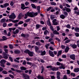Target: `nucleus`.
I'll return each mask as SVG.
<instances>
[{
  "mask_svg": "<svg viewBox=\"0 0 79 79\" xmlns=\"http://www.w3.org/2000/svg\"><path fill=\"white\" fill-rule=\"evenodd\" d=\"M41 74H42L44 73V72L45 71V68L43 66L41 67Z\"/></svg>",
  "mask_w": 79,
  "mask_h": 79,
  "instance_id": "obj_14",
  "label": "nucleus"
},
{
  "mask_svg": "<svg viewBox=\"0 0 79 79\" xmlns=\"http://www.w3.org/2000/svg\"><path fill=\"white\" fill-rule=\"evenodd\" d=\"M76 37H79V34L78 33H76L75 34Z\"/></svg>",
  "mask_w": 79,
  "mask_h": 79,
  "instance_id": "obj_54",
  "label": "nucleus"
},
{
  "mask_svg": "<svg viewBox=\"0 0 79 79\" xmlns=\"http://www.w3.org/2000/svg\"><path fill=\"white\" fill-rule=\"evenodd\" d=\"M74 71L75 73H78L79 71V68L75 69H74Z\"/></svg>",
  "mask_w": 79,
  "mask_h": 79,
  "instance_id": "obj_27",
  "label": "nucleus"
},
{
  "mask_svg": "<svg viewBox=\"0 0 79 79\" xmlns=\"http://www.w3.org/2000/svg\"><path fill=\"white\" fill-rule=\"evenodd\" d=\"M61 73H60V72L59 71H58L56 73V75L57 76H60Z\"/></svg>",
  "mask_w": 79,
  "mask_h": 79,
  "instance_id": "obj_51",
  "label": "nucleus"
},
{
  "mask_svg": "<svg viewBox=\"0 0 79 79\" xmlns=\"http://www.w3.org/2000/svg\"><path fill=\"white\" fill-rule=\"evenodd\" d=\"M70 58L73 60H75L76 58L75 57V55L74 54H72L70 55Z\"/></svg>",
  "mask_w": 79,
  "mask_h": 79,
  "instance_id": "obj_7",
  "label": "nucleus"
},
{
  "mask_svg": "<svg viewBox=\"0 0 79 79\" xmlns=\"http://www.w3.org/2000/svg\"><path fill=\"white\" fill-rule=\"evenodd\" d=\"M64 8L66 9V11L67 12H70L71 11V9L69 8H68L66 7H64Z\"/></svg>",
  "mask_w": 79,
  "mask_h": 79,
  "instance_id": "obj_17",
  "label": "nucleus"
},
{
  "mask_svg": "<svg viewBox=\"0 0 79 79\" xmlns=\"http://www.w3.org/2000/svg\"><path fill=\"white\" fill-rule=\"evenodd\" d=\"M10 4L11 6H13V5H14V2L13 1H11L10 2Z\"/></svg>",
  "mask_w": 79,
  "mask_h": 79,
  "instance_id": "obj_48",
  "label": "nucleus"
},
{
  "mask_svg": "<svg viewBox=\"0 0 79 79\" xmlns=\"http://www.w3.org/2000/svg\"><path fill=\"white\" fill-rule=\"evenodd\" d=\"M62 56L63 58H66V55H62Z\"/></svg>",
  "mask_w": 79,
  "mask_h": 79,
  "instance_id": "obj_61",
  "label": "nucleus"
},
{
  "mask_svg": "<svg viewBox=\"0 0 79 79\" xmlns=\"http://www.w3.org/2000/svg\"><path fill=\"white\" fill-rule=\"evenodd\" d=\"M21 9L23 10H24V7H25V5L24 4H21Z\"/></svg>",
  "mask_w": 79,
  "mask_h": 79,
  "instance_id": "obj_25",
  "label": "nucleus"
},
{
  "mask_svg": "<svg viewBox=\"0 0 79 79\" xmlns=\"http://www.w3.org/2000/svg\"><path fill=\"white\" fill-rule=\"evenodd\" d=\"M9 18L10 19H15L16 15L15 14V13H12L10 15H9Z\"/></svg>",
  "mask_w": 79,
  "mask_h": 79,
  "instance_id": "obj_5",
  "label": "nucleus"
},
{
  "mask_svg": "<svg viewBox=\"0 0 79 79\" xmlns=\"http://www.w3.org/2000/svg\"><path fill=\"white\" fill-rule=\"evenodd\" d=\"M22 15H23V14H22V13H20L19 14V15L18 17L19 19H20L21 18H22Z\"/></svg>",
  "mask_w": 79,
  "mask_h": 79,
  "instance_id": "obj_19",
  "label": "nucleus"
},
{
  "mask_svg": "<svg viewBox=\"0 0 79 79\" xmlns=\"http://www.w3.org/2000/svg\"><path fill=\"white\" fill-rule=\"evenodd\" d=\"M67 74H70V70H67Z\"/></svg>",
  "mask_w": 79,
  "mask_h": 79,
  "instance_id": "obj_58",
  "label": "nucleus"
},
{
  "mask_svg": "<svg viewBox=\"0 0 79 79\" xmlns=\"http://www.w3.org/2000/svg\"><path fill=\"white\" fill-rule=\"evenodd\" d=\"M24 53H27L30 56H33L34 52L30 51V50L29 49H26L24 51Z\"/></svg>",
  "mask_w": 79,
  "mask_h": 79,
  "instance_id": "obj_3",
  "label": "nucleus"
},
{
  "mask_svg": "<svg viewBox=\"0 0 79 79\" xmlns=\"http://www.w3.org/2000/svg\"><path fill=\"white\" fill-rule=\"evenodd\" d=\"M71 76H73V77H75L76 76L75 74L74 73H71Z\"/></svg>",
  "mask_w": 79,
  "mask_h": 79,
  "instance_id": "obj_53",
  "label": "nucleus"
},
{
  "mask_svg": "<svg viewBox=\"0 0 79 79\" xmlns=\"http://www.w3.org/2000/svg\"><path fill=\"white\" fill-rule=\"evenodd\" d=\"M52 7H49L47 9V11H50V10L52 9Z\"/></svg>",
  "mask_w": 79,
  "mask_h": 79,
  "instance_id": "obj_47",
  "label": "nucleus"
},
{
  "mask_svg": "<svg viewBox=\"0 0 79 79\" xmlns=\"http://www.w3.org/2000/svg\"><path fill=\"white\" fill-rule=\"evenodd\" d=\"M23 23H24V22L23 21H20L18 23V24L20 25L23 24Z\"/></svg>",
  "mask_w": 79,
  "mask_h": 79,
  "instance_id": "obj_38",
  "label": "nucleus"
},
{
  "mask_svg": "<svg viewBox=\"0 0 79 79\" xmlns=\"http://www.w3.org/2000/svg\"><path fill=\"white\" fill-rule=\"evenodd\" d=\"M30 21H31V19H28L25 20V23H29Z\"/></svg>",
  "mask_w": 79,
  "mask_h": 79,
  "instance_id": "obj_33",
  "label": "nucleus"
},
{
  "mask_svg": "<svg viewBox=\"0 0 79 79\" xmlns=\"http://www.w3.org/2000/svg\"><path fill=\"white\" fill-rule=\"evenodd\" d=\"M9 47L10 49H12L13 48V45L12 44H9Z\"/></svg>",
  "mask_w": 79,
  "mask_h": 79,
  "instance_id": "obj_50",
  "label": "nucleus"
},
{
  "mask_svg": "<svg viewBox=\"0 0 79 79\" xmlns=\"http://www.w3.org/2000/svg\"><path fill=\"white\" fill-rule=\"evenodd\" d=\"M2 41H4V40H6V37L5 36H3L2 37Z\"/></svg>",
  "mask_w": 79,
  "mask_h": 79,
  "instance_id": "obj_40",
  "label": "nucleus"
},
{
  "mask_svg": "<svg viewBox=\"0 0 79 79\" xmlns=\"http://www.w3.org/2000/svg\"><path fill=\"white\" fill-rule=\"evenodd\" d=\"M66 27L68 28L69 29H71V25L69 24H68L66 26Z\"/></svg>",
  "mask_w": 79,
  "mask_h": 79,
  "instance_id": "obj_41",
  "label": "nucleus"
},
{
  "mask_svg": "<svg viewBox=\"0 0 79 79\" xmlns=\"http://www.w3.org/2000/svg\"><path fill=\"white\" fill-rule=\"evenodd\" d=\"M60 17L61 19H64L66 18V16H65V15H64L63 14H62L60 15Z\"/></svg>",
  "mask_w": 79,
  "mask_h": 79,
  "instance_id": "obj_13",
  "label": "nucleus"
},
{
  "mask_svg": "<svg viewBox=\"0 0 79 79\" xmlns=\"http://www.w3.org/2000/svg\"><path fill=\"white\" fill-rule=\"evenodd\" d=\"M36 9L38 11V13H40V6H37V7L36 8Z\"/></svg>",
  "mask_w": 79,
  "mask_h": 79,
  "instance_id": "obj_16",
  "label": "nucleus"
},
{
  "mask_svg": "<svg viewBox=\"0 0 79 79\" xmlns=\"http://www.w3.org/2000/svg\"><path fill=\"white\" fill-rule=\"evenodd\" d=\"M38 15V13L35 12L34 13V12H30L28 11L25 14V16L24 17V19H27V17H31V18H33V17H35L36 16Z\"/></svg>",
  "mask_w": 79,
  "mask_h": 79,
  "instance_id": "obj_1",
  "label": "nucleus"
},
{
  "mask_svg": "<svg viewBox=\"0 0 79 79\" xmlns=\"http://www.w3.org/2000/svg\"><path fill=\"white\" fill-rule=\"evenodd\" d=\"M36 41V40H33L32 41V43L33 44H35V42Z\"/></svg>",
  "mask_w": 79,
  "mask_h": 79,
  "instance_id": "obj_59",
  "label": "nucleus"
},
{
  "mask_svg": "<svg viewBox=\"0 0 79 79\" xmlns=\"http://www.w3.org/2000/svg\"><path fill=\"white\" fill-rule=\"evenodd\" d=\"M64 15L65 16H68V12L66 11H64Z\"/></svg>",
  "mask_w": 79,
  "mask_h": 79,
  "instance_id": "obj_57",
  "label": "nucleus"
},
{
  "mask_svg": "<svg viewBox=\"0 0 79 79\" xmlns=\"http://www.w3.org/2000/svg\"><path fill=\"white\" fill-rule=\"evenodd\" d=\"M6 62V61L5 59H2L1 60L0 63L1 64H5V63Z\"/></svg>",
  "mask_w": 79,
  "mask_h": 79,
  "instance_id": "obj_11",
  "label": "nucleus"
},
{
  "mask_svg": "<svg viewBox=\"0 0 79 79\" xmlns=\"http://www.w3.org/2000/svg\"><path fill=\"white\" fill-rule=\"evenodd\" d=\"M6 23H4L3 24V27H6Z\"/></svg>",
  "mask_w": 79,
  "mask_h": 79,
  "instance_id": "obj_43",
  "label": "nucleus"
},
{
  "mask_svg": "<svg viewBox=\"0 0 79 79\" xmlns=\"http://www.w3.org/2000/svg\"><path fill=\"white\" fill-rule=\"evenodd\" d=\"M21 37H26L27 36V37H28L29 36V35L28 34H25L23 33L21 34Z\"/></svg>",
  "mask_w": 79,
  "mask_h": 79,
  "instance_id": "obj_12",
  "label": "nucleus"
},
{
  "mask_svg": "<svg viewBox=\"0 0 79 79\" xmlns=\"http://www.w3.org/2000/svg\"><path fill=\"white\" fill-rule=\"evenodd\" d=\"M20 52V51L19 50H15L14 51L15 53H16V54H19Z\"/></svg>",
  "mask_w": 79,
  "mask_h": 79,
  "instance_id": "obj_20",
  "label": "nucleus"
},
{
  "mask_svg": "<svg viewBox=\"0 0 79 79\" xmlns=\"http://www.w3.org/2000/svg\"><path fill=\"white\" fill-rule=\"evenodd\" d=\"M56 64L58 66H60V65H61V63L60 62H57L56 63Z\"/></svg>",
  "mask_w": 79,
  "mask_h": 79,
  "instance_id": "obj_55",
  "label": "nucleus"
},
{
  "mask_svg": "<svg viewBox=\"0 0 79 79\" xmlns=\"http://www.w3.org/2000/svg\"><path fill=\"white\" fill-rule=\"evenodd\" d=\"M53 33L54 35H59L60 33L56 30H55L53 31Z\"/></svg>",
  "mask_w": 79,
  "mask_h": 79,
  "instance_id": "obj_10",
  "label": "nucleus"
},
{
  "mask_svg": "<svg viewBox=\"0 0 79 79\" xmlns=\"http://www.w3.org/2000/svg\"><path fill=\"white\" fill-rule=\"evenodd\" d=\"M70 46H71V47L73 48V49H76L77 48V45L75 44H71L70 45Z\"/></svg>",
  "mask_w": 79,
  "mask_h": 79,
  "instance_id": "obj_8",
  "label": "nucleus"
},
{
  "mask_svg": "<svg viewBox=\"0 0 79 79\" xmlns=\"http://www.w3.org/2000/svg\"><path fill=\"white\" fill-rule=\"evenodd\" d=\"M9 77H11V78H12V79H14V76H13V75H11V74H10L9 75Z\"/></svg>",
  "mask_w": 79,
  "mask_h": 79,
  "instance_id": "obj_56",
  "label": "nucleus"
},
{
  "mask_svg": "<svg viewBox=\"0 0 79 79\" xmlns=\"http://www.w3.org/2000/svg\"><path fill=\"white\" fill-rule=\"evenodd\" d=\"M48 53L50 56H52V57H54V56H55V55H54V54H53V52L52 51L49 50L48 51Z\"/></svg>",
  "mask_w": 79,
  "mask_h": 79,
  "instance_id": "obj_6",
  "label": "nucleus"
},
{
  "mask_svg": "<svg viewBox=\"0 0 79 79\" xmlns=\"http://www.w3.org/2000/svg\"><path fill=\"white\" fill-rule=\"evenodd\" d=\"M3 6L4 8H6L7 6H9V4L8 3H5L3 4Z\"/></svg>",
  "mask_w": 79,
  "mask_h": 79,
  "instance_id": "obj_28",
  "label": "nucleus"
},
{
  "mask_svg": "<svg viewBox=\"0 0 79 79\" xmlns=\"http://www.w3.org/2000/svg\"><path fill=\"white\" fill-rule=\"evenodd\" d=\"M22 76L24 79H29V76L25 73H22Z\"/></svg>",
  "mask_w": 79,
  "mask_h": 79,
  "instance_id": "obj_4",
  "label": "nucleus"
},
{
  "mask_svg": "<svg viewBox=\"0 0 79 79\" xmlns=\"http://www.w3.org/2000/svg\"><path fill=\"white\" fill-rule=\"evenodd\" d=\"M6 21V19L5 18H3L1 19V22L2 23H5Z\"/></svg>",
  "mask_w": 79,
  "mask_h": 79,
  "instance_id": "obj_34",
  "label": "nucleus"
},
{
  "mask_svg": "<svg viewBox=\"0 0 79 79\" xmlns=\"http://www.w3.org/2000/svg\"><path fill=\"white\" fill-rule=\"evenodd\" d=\"M30 1L31 2H33V3L35 2L37 3V2H38V1L37 0H30Z\"/></svg>",
  "mask_w": 79,
  "mask_h": 79,
  "instance_id": "obj_45",
  "label": "nucleus"
},
{
  "mask_svg": "<svg viewBox=\"0 0 79 79\" xmlns=\"http://www.w3.org/2000/svg\"><path fill=\"white\" fill-rule=\"evenodd\" d=\"M53 66L52 65L48 66L46 67L48 69V68H52Z\"/></svg>",
  "mask_w": 79,
  "mask_h": 79,
  "instance_id": "obj_49",
  "label": "nucleus"
},
{
  "mask_svg": "<svg viewBox=\"0 0 79 79\" xmlns=\"http://www.w3.org/2000/svg\"><path fill=\"white\" fill-rule=\"evenodd\" d=\"M12 23H18L19 22V20H14L13 21H12Z\"/></svg>",
  "mask_w": 79,
  "mask_h": 79,
  "instance_id": "obj_39",
  "label": "nucleus"
},
{
  "mask_svg": "<svg viewBox=\"0 0 79 79\" xmlns=\"http://www.w3.org/2000/svg\"><path fill=\"white\" fill-rule=\"evenodd\" d=\"M47 25H48V26H51V23H50V19L47 21Z\"/></svg>",
  "mask_w": 79,
  "mask_h": 79,
  "instance_id": "obj_22",
  "label": "nucleus"
},
{
  "mask_svg": "<svg viewBox=\"0 0 79 79\" xmlns=\"http://www.w3.org/2000/svg\"><path fill=\"white\" fill-rule=\"evenodd\" d=\"M35 44L36 45H39V46L41 45V44H40V43L39 42H36Z\"/></svg>",
  "mask_w": 79,
  "mask_h": 79,
  "instance_id": "obj_44",
  "label": "nucleus"
},
{
  "mask_svg": "<svg viewBox=\"0 0 79 79\" xmlns=\"http://www.w3.org/2000/svg\"><path fill=\"white\" fill-rule=\"evenodd\" d=\"M63 79H68V78L66 77V75H64L63 77Z\"/></svg>",
  "mask_w": 79,
  "mask_h": 79,
  "instance_id": "obj_63",
  "label": "nucleus"
},
{
  "mask_svg": "<svg viewBox=\"0 0 79 79\" xmlns=\"http://www.w3.org/2000/svg\"><path fill=\"white\" fill-rule=\"evenodd\" d=\"M51 79H55V77L54 76H51Z\"/></svg>",
  "mask_w": 79,
  "mask_h": 79,
  "instance_id": "obj_64",
  "label": "nucleus"
},
{
  "mask_svg": "<svg viewBox=\"0 0 79 79\" xmlns=\"http://www.w3.org/2000/svg\"><path fill=\"white\" fill-rule=\"evenodd\" d=\"M36 29H38L40 28V25L39 24H36Z\"/></svg>",
  "mask_w": 79,
  "mask_h": 79,
  "instance_id": "obj_30",
  "label": "nucleus"
},
{
  "mask_svg": "<svg viewBox=\"0 0 79 79\" xmlns=\"http://www.w3.org/2000/svg\"><path fill=\"white\" fill-rule=\"evenodd\" d=\"M69 50V47H67L65 49V52L66 53H67V52H68Z\"/></svg>",
  "mask_w": 79,
  "mask_h": 79,
  "instance_id": "obj_29",
  "label": "nucleus"
},
{
  "mask_svg": "<svg viewBox=\"0 0 79 79\" xmlns=\"http://www.w3.org/2000/svg\"><path fill=\"white\" fill-rule=\"evenodd\" d=\"M55 39L56 40H57L59 43H60V42H61V40H60V39L56 37Z\"/></svg>",
  "mask_w": 79,
  "mask_h": 79,
  "instance_id": "obj_36",
  "label": "nucleus"
},
{
  "mask_svg": "<svg viewBox=\"0 0 79 79\" xmlns=\"http://www.w3.org/2000/svg\"><path fill=\"white\" fill-rule=\"evenodd\" d=\"M2 73L4 74H8V72H7L6 70H3Z\"/></svg>",
  "mask_w": 79,
  "mask_h": 79,
  "instance_id": "obj_32",
  "label": "nucleus"
},
{
  "mask_svg": "<svg viewBox=\"0 0 79 79\" xmlns=\"http://www.w3.org/2000/svg\"><path fill=\"white\" fill-rule=\"evenodd\" d=\"M47 33H48V31L47 30H45L44 32V35H47Z\"/></svg>",
  "mask_w": 79,
  "mask_h": 79,
  "instance_id": "obj_37",
  "label": "nucleus"
},
{
  "mask_svg": "<svg viewBox=\"0 0 79 79\" xmlns=\"http://www.w3.org/2000/svg\"><path fill=\"white\" fill-rule=\"evenodd\" d=\"M31 7H32V8H34V9H36L37 8L36 7V6L35 5V4H31Z\"/></svg>",
  "mask_w": 79,
  "mask_h": 79,
  "instance_id": "obj_26",
  "label": "nucleus"
},
{
  "mask_svg": "<svg viewBox=\"0 0 79 79\" xmlns=\"http://www.w3.org/2000/svg\"><path fill=\"white\" fill-rule=\"evenodd\" d=\"M51 5H56V3L54 2H50Z\"/></svg>",
  "mask_w": 79,
  "mask_h": 79,
  "instance_id": "obj_35",
  "label": "nucleus"
},
{
  "mask_svg": "<svg viewBox=\"0 0 79 79\" xmlns=\"http://www.w3.org/2000/svg\"><path fill=\"white\" fill-rule=\"evenodd\" d=\"M37 78H38V79H44V77L40 76V75H39L38 76Z\"/></svg>",
  "mask_w": 79,
  "mask_h": 79,
  "instance_id": "obj_23",
  "label": "nucleus"
},
{
  "mask_svg": "<svg viewBox=\"0 0 79 79\" xmlns=\"http://www.w3.org/2000/svg\"><path fill=\"white\" fill-rule=\"evenodd\" d=\"M51 69L53 71H57V70H58V68L56 67H53Z\"/></svg>",
  "mask_w": 79,
  "mask_h": 79,
  "instance_id": "obj_15",
  "label": "nucleus"
},
{
  "mask_svg": "<svg viewBox=\"0 0 79 79\" xmlns=\"http://www.w3.org/2000/svg\"><path fill=\"white\" fill-rule=\"evenodd\" d=\"M35 49L36 52L38 53H40V55L41 56H44V55L46 54V52L45 51H42V50L40 51V50H39V48L38 47H35Z\"/></svg>",
  "mask_w": 79,
  "mask_h": 79,
  "instance_id": "obj_2",
  "label": "nucleus"
},
{
  "mask_svg": "<svg viewBox=\"0 0 79 79\" xmlns=\"http://www.w3.org/2000/svg\"><path fill=\"white\" fill-rule=\"evenodd\" d=\"M20 69L22 71H25V70H26V69H27V68H26V67L22 66L20 67Z\"/></svg>",
  "mask_w": 79,
  "mask_h": 79,
  "instance_id": "obj_18",
  "label": "nucleus"
},
{
  "mask_svg": "<svg viewBox=\"0 0 79 79\" xmlns=\"http://www.w3.org/2000/svg\"><path fill=\"white\" fill-rule=\"evenodd\" d=\"M70 41L69 40H67L65 41V44H68V43H69V42Z\"/></svg>",
  "mask_w": 79,
  "mask_h": 79,
  "instance_id": "obj_62",
  "label": "nucleus"
},
{
  "mask_svg": "<svg viewBox=\"0 0 79 79\" xmlns=\"http://www.w3.org/2000/svg\"><path fill=\"white\" fill-rule=\"evenodd\" d=\"M15 72H17V73H21L22 72V71L16 69L15 70Z\"/></svg>",
  "mask_w": 79,
  "mask_h": 79,
  "instance_id": "obj_31",
  "label": "nucleus"
},
{
  "mask_svg": "<svg viewBox=\"0 0 79 79\" xmlns=\"http://www.w3.org/2000/svg\"><path fill=\"white\" fill-rule=\"evenodd\" d=\"M9 60H10V61L11 62H13V58H12V57H11V56L9 57Z\"/></svg>",
  "mask_w": 79,
  "mask_h": 79,
  "instance_id": "obj_46",
  "label": "nucleus"
},
{
  "mask_svg": "<svg viewBox=\"0 0 79 79\" xmlns=\"http://www.w3.org/2000/svg\"><path fill=\"white\" fill-rule=\"evenodd\" d=\"M3 58L4 59H5V60H7V59L8 58V57L7 56V54L4 53L3 54Z\"/></svg>",
  "mask_w": 79,
  "mask_h": 79,
  "instance_id": "obj_9",
  "label": "nucleus"
},
{
  "mask_svg": "<svg viewBox=\"0 0 79 79\" xmlns=\"http://www.w3.org/2000/svg\"><path fill=\"white\" fill-rule=\"evenodd\" d=\"M18 32H19V30L18 29L16 30L15 31H13L14 34H18Z\"/></svg>",
  "mask_w": 79,
  "mask_h": 79,
  "instance_id": "obj_21",
  "label": "nucleus"
},
{
  "mask_svg": "<svg viewBox=\"0 0 79 79\" xmlns=\"http://www.w3.org/2000/svg\"><path fill=\"white\" fill-rule=\"evenodd\" d=\"M25 4L26 6H27V5H28L29 4V2H25Z\"/></svg>",
  "mask_w": 79,
  "mask_h": 79,
  "instance_id": "obj_60",
  "label": "nucleus"
},
{
  "mask_svg": "<svg viewBox=\"0 0 79 79\" xmlns=\"http://www.w3.org/2000/svg\"><path fill=\"white\" fill-rule=\"evenodd\" d=\"M74 31L77 32H79V27H76L74 29Z\"/></svg>",
  "mask_w": 79,
  "mask_h": 79,
  "instance_id": "obj_24",
  "label": "nucleus"
},
{
  "mask_svg": "<svg viewBox=\"0 0 79 79\" xmlns=\"http://www.w3.org/2000/svg\"><path fill=\"white\" fill-rule=\"evenodd\" d=\"M4 51H5V53H6H6H8V50L7 49H5L4 50Z\"/></svg>",
  "mask_w": 79,
  "mask_h": 79,
  "instance_id": "obj_52",
  "label": "nucleus"
},
{
  "mask_svg": "<svg viewBox=\"0 0 79 79\" xmlns=\"http://www.w3.org/2000/svg\"><path fill=\"white\" fill-rule=\"evenodd\" d=\"M54 9L56 11L58 10L59 11H60V9L57 7H55Z\"/></svg>",
  "mask_w": 79,
  "mask_h": 79,
  "instance_id": "obj_42",
  "label": "nucleus"
}]
</instances>
